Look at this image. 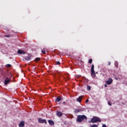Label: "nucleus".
<instances>
[{
	"instance_id": "f3484780",
	"label": "nucleus",
	"mask_w": 127,
	"mask_h": 127,
	"mask_svg": "<svg viewBox=\"0 0 127 127\" xmlns=\"http://www.w3.org/2000/svg\"><path fill=\"white\" fill-rule=\"evenodd\" d=\"M89 64H92V62H93V60L92 59H90L88 61Z\"/></svg>"
},
{
	"instance_id": "9b49d317",
	"label": "nucleus",
	"mask_w": 127,
	"mask_h": 127,
	"mask_svg": "<svg viewBox=\"0 0 127 127\" xmlns=\"http://www.w3.org/2000/svg\"><path fill=\"white\" fill-rule=\"evenodd\" d=\"M19 127H24V121H21L19 124Z\"/></svg>"
},
{
	"instance_id": "cd10ccee",
	"label": "nucleus",
	"mask_w": 127,
	"mask_h": 127,
	"mask_svg": "<svg viewBox=\"0 0 127 127\" xmlns=\"http://www.w3.org/2000/svg\"><path fill=\"white\" fill-rule=\"evenodd\" d=\"M63 104H64V105H65V104H66V102H63Z\"/></svg>"
},
{
	"instance_id": "f8f14e48",
	"label": "nucleus",
	"mask_w": 127,
	"mask_h": 127,
	"mask_svg": "<svg viewBox=\"0 0 127 127\" xmlns=\"http://www.w3.org/2000/svg\"><path fill=\"white\" fill-rule=\"evenodd\" d=\"M57 102H60V101H62V98L61 97L59 96L56 99Z\"/></svg>"
},
{
	"instance_id": "20e7f679",
	"label": "nucleus",
	"mask_w": 127,
	"mask_h": 127,
	"mask_svg": "<svg viewBox=\"0 0 127 127\" xmlns=\"http://www.w3.org/2000/svg\"><path fill=\"white\" fill-rule=\"evenodd\" d=\"M38 122L40 124H45V125H47V121L45 119H42L41 118L38 119Z\"/></svg>"
},
{
	"instance_id": "a878e982",
	"label": "nucleus",
	"mask_w": 127,
	"mask_h": 127,
	"mask_svg": "<svg viewBox=\"0 0 127 127\" xmlns=\"http://www.w3.org/2000/svg\"><path fill=\"white\" fill-rule=\"evenodd\" d=\"M108 65H111V62H109L108 63Z\"/></svg>"
},
{
	"instance_id": "4be33fe9",
	"label": "nucleus",
	"mask_w": 127,
	"mask_h": 127,
	"mask_svg": "<svg viewBox=\"0 0 127 127\" xmlns=\"http://www.w3.org/2000/svg\"><path fill=\"white\" fill-rule=\"evenodd\" d=\"M42 53L43 54H46L45 51H44V50H42Z\"/></svg>"
},
{
	"instance_id": "39448f33",
	"label": "nucleus",
	"mask_w": 127,
	"mask_h": 127,
	"mask_svg": "<svg viewBox=\"0 0 127 127\" xmlns=\"http://www.w3.org/2000/svg\"><path fill=\"white\" fill-rule=\"evenodd\" d=\"M10 82V79L8 78V77H7L4 81V85H7L8 83Z\"/></svg>"
},
{
	"instance_id": "f03ea898",
	"label": "nucleus",
	"mask_w": 127,
	"mask_h": 127,
	"mask_svg": "<svg viewBox=\"0 0 127 127\" xmlns=\"http://www.w3.org/2000/svg\"><path fill=\"white\" fill-rule=\"evenodd\" d=\"M99 122V123H101L102 122V120L100 119V118L98 117H93L90 121L88 122V123H92V124H94L95 123H98Z\"/></svg>"
},
{
	"instance_id": "dca6fc26",
	"label": "nucleus",
	"mask_w": 127,
	"mask_h": 127,
	"mask_svg": "<svg viewBox=\"0 0 127 127\" xmlns=\"http://www.w3.org/2000/svg\"><path fill=\"white\" fill-rule=\"evenodd\" d=\"M11 64H7L6 65V68H10V67H11Z\"/></svg>"
},
{
	"instance_id": "7ed1b4c3",
	"label": "nucleus",
	"mask_w": 127,
	"mask_h": 127,
	"mask_svg": "<svg viewBox=\"0 0 127 127\" xmlns=\"http://www.w3.org/2000/svg\"><path fill=\"white\" fill-rule=\"evenodd\" d=\"M94 64H92L91 67V76L92 77H94V78L96 77V73H95V70H94Z\"/></svg>"
},
{
	"instance_id": "ddd939ff",
	"label": "nucleus",
	"mask_w": 127,
	"mask_h": 127,
	"mask_svg": "<svg viewBox=\"0 0 127 127\" xmlns=\"http://www.w3.org/2000/svg\"><path fill=\"white\" fill-rule=\"evenodd\" d=\"M25 59V60H27V61H30V57H26Z\"/></svg>"
},
{
	"instance_id": "412c9836",
	"label": "nucleus",
	"mask_w": 127,
	"mask_h": 127,
	"mask_svg": "<svg viewBox=\"0 0 127 127\" xmlns=\"http://www.w3.org/2000/svg\"><path fill=\"white\" fill-rule=\"evenodd\" d=\"M90 127H98V125H91Z\"/></svg>"
},
{
	"instance_id": "423d86ee",
	"label": "nucleus",
	"mask_w": 127,
	"mask_h": 127,
	"mask_svg": "<svg viewBox=\"0 0 127 127\" xmlns=\"http://www.w3.org/2000/svg\"><path fill=\"white\" fill-rule=\"evenodd\" d=\"M106 83H107L108 85H111V84L113 83V79L111 78H110L108 80L106 81Z\"/></svg>"
},
{
	"instance_id": "bb28decb",
	"label": "nucleus",
	"mask_w": 127,
	"mask_h": 127,
	"mask_svg": "<svg viewBox=\"0 0 127 127\" xmlns=\"http://www.w3.org/2000/svg\"><path fill=\"white\" fill-rule=\"evenodd\" d=\"M104 86H105V87H108V86H107V84H105Z\"/></svg>"
},
{
	"instance_id": "a211bd4d",
	"label": "nucleus",
	"mask_w": 127,
	"mask_h": 127,
	"mask_svg": "<svg viewBox=\"0 0 127 127\" xmlns=\"http://www.w3.org/2000/svg\"><path fill=\"white\" fill-rule=\"evenodd\" d=\"M35 61L37 62L38 61H40V58H37L35 59Z\"/></svg>"
},
{
	"instance_id": "6ab92c4d",
	"label": "nucleus",
	"mask_w": 127,
	"mask_h": 127,
	"mask_svg": "<svg viewBox=\"0 0 127 127\" xmlns=\"http://www.w3.org/2000/svg\"><path fill=\"white\" fill-rule=\"evenodd\" d=\"M56 65H60V64H61L60 62H59V61L56 62Z\"/></svg>"
},
{
	"instance_id": "2eb2a0df",
	"label": "nucleus",
	"mask_w": 127,
	"mask_h": 127,
	"mask_svg": "<svg viewBox=\"0 0 127 127\" xmlns=\"http://www.w3.org/2000/svg\"><path fill=\"white\" fill-rule=\"evenodd\" d=\"M87 91H90V90H91V86H90L89 85H87Z\"/></svg>"
},
{
	"instance_id": "6e6552de",
	"label": "nucleus",
	"mask_w": 127,
	"mask_h": 127,
	"mask_svg": "<svg viewBox=\"0 0 127 127\" xmlns=\"http://www.w3.org/2000/svg\"><path fill=\"white\" fill-rule=\"evenodd\" d=\"M57 116L59 117H62L63 116V114L60 111H57Z\"/></svg>"
},
{
	"instance_id": "5701e85b",
	"label": "nucleus",
	"mask_w": 127,
	"mask_h": 127,
	"mask_svg": "<svg viewBox=\"0 0 127 127\" xmlns=\"http://www.w3.org/2000/svg\"><path fill=\"white\" fill-rule=\"evenodd\" d=\"M88 102H89V99H86L85 101L86 104H87Z\"/></svg>"
},
{
	"instance_id": "9d476101",
	"label": "nucleus",
	"mask_w": 127,
	"mask_h": 127,
	"mask_svg": "<svg viewBox=\"0 0 127 127\" xmlns=\"http://www.w3.org/2000/svg\"><path fill=\"white\" fill-rule=\"evenodd\" d=\"M17 53L18 54H23V55H24V54H25L26 53H25V52H24L22 50H19L17 51Z\"/></svg>"
},
{
	"instance_id": "aec40b11",
	"label": "nucleus",
	"mask_w": 127,
	"mask_h": 127,
	"mask_svg": "<svg viewBox=\"0 0 127 127\" xmlns=\"http://www.w3.org/2000/svg\"><path fill=\"white\" fill-rule=\"evenodd\" d=\"M5 37H11V36L9 34L5 35Z\"/></svg>"
},
{
	"instance_id": "b1692460",
	"label": "nucleus",
	"mask_w": 127,
	"mask_h": 127,
	"mask_svg": "<svg viewBox=\"0 0 127 127\" xmlns=\"http://www.w3.org/2000/svg\"><path fill=\"white\" fill-rule=\"evenodd\" d=\"M102 127H107V125H106L105 124H103L102 125Z\"/></svg>"
},
{
	"instance_id": "f257e3e1",
	"label": "nucleus",
	"mask_w": 127,
	"mask_h": 127,
	"mask_svg": "<svg viewBox=\"0 0 127 127\" xmlns=\"http://www.w3.org/2000/svg\"><path fill=\"white\" fill-rule=\"evenodd\" d=\"M76 122L82 123L84 120H87V116L85 115H78L77 117Z\"/></svg>"
},
{
	"instance_id": "0eeeda50",
	"label": "nucleus",
	"mask_w": 127,
	"mask_h": 127,
	"mask_svg": "<svg viewBox=\"0 0 127 127\" xmlns=\"http://www.w3.org/2000/svg\"><path fill=\"white\" fill-rule=\"evenodd\" d=\"M82 98H83V96H79L78 98L76 99L77 102H78V103H81V102H82Z\"/></svg>"
},
{
	"instance_id": "393cba45",
	"label": "nucleus",
	"mask_w": 127,
	"mask_h": 127,
	"mask_svg": "<svg viewBox=\"0 0 127 127\" xmlns=\"http://www.w3.org/2000/svg\"><path fill=\"white\" fill-rule=\"evenodd\" d=\"M108 105L109 106H112V103H111V102H108Z\"/></svg>"
},
{
	"instance_id": "4468645a",
	"label": "nucleus",
	"mask_w": 127,
	"mask_h": 127,
	"mask_svg": "<svg viewBox=\"0 0 127 127\" xmlns=\"http://www.w3.org/2000/svg\"><path fill=\"white\" fill-rule=\"evenodd\" d=\"M80 112H81V110H80L79 109H75L74 110V113H80Z\"/></svg>"
},
{
	"instance_id": "1a4fd4ad",
	"label": "nucleus",
	"mask_w": 127,
	"mask_h": 127,
	"mask_svg": "<svg viewBox=\"0 0 127 127\" xmlns=\"http://www.w3.org/2000/svg\"><path fill=\"white\" fill-rule=\"evenodd\" d=\"M48 122L49 125H50L51 126H54V125L55 124V123L52 120H49L48 121Z\"/></svg>"
}]
</instances>
